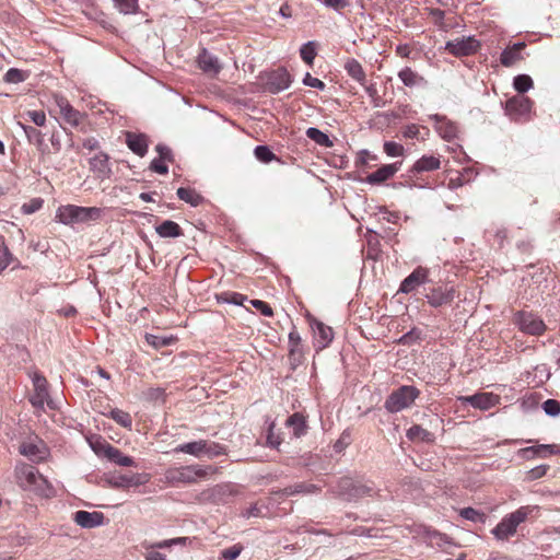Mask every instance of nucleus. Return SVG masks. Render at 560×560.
<instances>
[{
    "mask_svg": "<svg viewBox=\"0 0 560 560\" xmlns=\"http://www.w3.org/2000/svg\"><path fill=\"white\" fill-rule=\"evenodd\" d=\"M217 472V468L201 465H188L182 467H173L168 468L165 471V480L167 483L172 486H176L179 483H196L201 479H207L209 476Z\"/></svg>",
    "mask_w": 560,
    "mask_h": 560,
    "instance_id": "obj_1",
    "label": "nucleus"
},
{
    "mask_svg": "<svg viewBox=\"0 0 560 560\" xmlns=\"http://www.w3.org/2000/svg\"><path fill=\"white\" fill-rule=\"evenodd\" d=\"M20 453L30 460L40 463L49 456V448L38 436H28L23 440L19 447Z\"/></svg>",
    "mask_w": 560,
    "mask_h": 560,
    "instance_id": "obj_9",
    "label": "nucleus"
},
{
    "mask_svg": "<svg viewBox=\"0 0 560 560\" xmlns=\"http://www.w3.org/2000/svg\"><path fill=\"white\" fill-rule=\"evenodd\" d=\"M340 493L346 497L347 500H357L365 495H371L372 488L362 485L359 481H354L351 478H342L339 482Z\"/></svg>",
    "mask_w": 560,
    "mask_h": 560,
    "instance_id": "obj_15",
    "label": "nucleus"
},
{
    "mask_svg": "<svg viewBox=\"0 0 560 560\" xmlns=\"http://www.w3.org/2000/svg\"><path fill=\"white\" fill-rule=\"evenodd\" d=\"M217 300L220 303L242 305L247 298L238 292L225 291L217 294Z\"/></svg>",
    "mask_w": 560,
    "mask_h": 560,
    "instance_id": "obj_38",
    "label": "nucleus"
},
{
    "mask_svg": "<svg viewBox=\"0 0 560 560\" xmlns=\"http://www.w3.org/2000/svg\"><path fill=\"white\" fill-rule=\"evenodd\" d=\"M458 400L464 404H469L474 408L480 410H489L499 405L501 398L499 395L493 393H477L471 396H460L458 397Z\"/></svg>",
    "mask_w": 560,
    "mask_h": 560,
    "instance_id": "obj_14",
    "label": "nucleus"
},
{
    "mask_svg": "<svg viewBox=\"0 0 560 560\" xmlns=\"http://www.w3.org/2000/svg\"><path fill=\"white\" fill-rule=\"evenodd\" d=\"M306 136H307V138H310L315 143H317V144H319L322 147L330 148V147L334 145V143L329 139V137L326 133H324L323 131H320L319 129H317V128L310 127L306 130Z\"/></svg>",
    "mask_w": 560,
    "mask_h": 560,
    "instance_id": "obj_37",
    "label": "nucleus"
},
{
    "mask_svg": "<svg viewBox=\"0 0 560 560\" xmlns=\"http://www.w3.org/2000/svg\"><path fill=\"white\" fill-rule=\"evenodd\" d=\"M303 83L307 86L319 90H323L325 88V83L322 80L312 77L310 73H306V75L303 79Z\"/></svg>",
    "mask_w": 560,
    "mask_h": 560,
    "instance_id": "obj_56",
    "label": "nucleus"
},
{
    "mask_svg": "<svg viewBox=\"0 0 560 560\" xmlns=\"http://www.w3.org/2000/svg\"><path fill=\"white\" fill-rule=\"evenodd\" d=\"M156 233L161 237H179L183 235V230L178 223L172 220H165L160 225L155 226Z\"/></svg>",
    "mask_w": 560,
    "mask_h": 560,
    "instance_id": "obj_30",
    "label": "nucleus"
},
{
    "mask_svg": "<svg viewBox=\"0 0 560 560\" xmlns=\"http://www.w3.org/2000/svg\"><path fill=\"white\" fill-rule=\"evenodd\" d=\"M407 438L412 442H427L433 443L434 434L419 424L411 425L406 433Z\"/></svg>",
    "mask_w": 560,
    "mask_h": 560,
    "instance_id": "obj_29",
    "label": "nucleus"
},
{
    "mask_svg": "<svg viewBox=\"0 0 560 560\" xmlns=\"http://www.w3.org/2000/svg\"><path fill=\"white\" fill-rule=\"evenodd\" d=\"M479 47L480 43L475 37L469 36L447 42L445 49L456 57H464L474 55Z\"/></svg>",
    "mask_w": 560,
    "mask_h": 560,
    "instance_id": "obj_12",
    "label": "nucleus"
},
{
    "mask_svg": "<svg viewBox=\"0 0 560 560\" xmlns=\"http://www.w3.org/2000/svg\"><path fill=\"white\" fill-rule=\"evenodd\" d=\"M548 466L546 465H541V466H538V467H535L533 468L530 471H529V477L532 479H538V478H541L546 475L547 470H548Z\"/></svg>",
    "mask_w": 560,
    "mask_h": 560,
    "instance_id": "obj_63",
    "label": "nucleus"
},
{
    "mask_svg": "<svg viewBox=\"0 0 560 560\" xmlns=\"http://www.w3.org/2000/svg\"><path fill=\"white\" fill-rule=\"evenodd\" d=\"M365 92L368 93L369 97L371 98V103L374 107H383L385 105V101L383 97L378 94L376 85L370 84L364 85Z\"/></svg>",
    "mask_w": 560,
    "mask_h": 560,
    "instance_id": "obj_47",
    "label": "nucleus"
},
{
    "mask_svg": "<svg viewBox=\"0 0 560 560\" xmlns=\"http://www.w3.org/2000/svg\"><path fill=\"white\" fill-rule=\"evenodd\" d=\"M56 104L59 109L58 113L66 124L83 130V125L86 118L84 113L75 109L63 96L56 97Z\"/></svg>",
    "mask_w": 560,
    "mask_h": 560,
    "instance_id": "obj_11",
    "label": "nucleus"
},
{
    "mask_svg": "<svg viewBox=\"0 0 560 560\" xmlns=\"http://www.w3.org/2000/svg\"><path fill=\"white\" fill-rule=\"evenodd\" d=\"M174 452L185 453L196 457H201L202 455L214 457L225 454V448L219 443L199 440L180 444L174 448Z\"/></svg>",
    "mask_w": 560,
    "mask_h": 560,
    "instance_id": "obj_5",
    "label": "nucleus"
},
{
    "mask_svg": "<svg viewBox=\"0 0 560 560\" xmlns=\"http://www.w3.org/2000/svg\"><path fill=\"white\" fill-rule=\"evenodd\" d=\"M177 196L180 200L192 207H198L203 202V197L194 188L180 187L177 189Z\"/></svg>",
    "mask_w": 560,
    "mask_h": 560,
    "instance_id": "obj_31",
    "label": "nucleus"
},
{
    "mask_svg": "<svg viewBox=\"0 0 560 560\" xmlns=\"http://www.w3.org/2000/svg\"><path fill=\"white\" fill-rule=\"evenodd\" d=\"M151 170H153L154 172H156L159 174H167V172H168L167 165L161 159H155L152 161Z\"/></svg>",
    "mask_w": 560,
    "mask_h": 560,
    "instance_id": "obj_57",
    "label": "nucleus"
},
{
    "mask_svg": "<svg viewBox=\"0 0 560 560\" xmlns=\"http://www.w3.org/2000/svg\"><path fill=\"white\" fill-rule=\"evenodd\" d=\"M429 275L430 271L428 268L418 266L407 278L402 280L398 292L405 294L413 292L418 287L428 282Z\"/></svg>",
    "mask_w": 560,
    "mask_h": 560,
    "instance_id": "obj_17",
    "label": "nucleus"
},
{
    "mask_svg": "<svg viewBox=\"0 0 560 560\" xmlns=\"http://www.w3.org/2000/svg\"><path fill=\"white\" fill-rule=\"evenodd\" d=\"M255 156L262 163H269L273 160H277V156L271 152V150L267 145H258L255 148Z\"/></svg>",
    "mask_w": 560,
    "mask_h": 560,
    "instance_id": "obj_45",
    "label": "nucleus"
},
{
    "mask_svg": "<svg viewBox=\"0 0 560 560\" xmlns=\"http://www.w3.org/2000/svg\"><path fill=\"white\" fill-rule=\"evenodd\" d=\"M28 375L33 384V393L30 396L32 406L38 410H44L46 404L52 409L54 401L49 394V384L46 377L38 371H32Z\"/></svg>",
    "mask_w": 560,
    "mask_h": 560,
    "instance_id": "obj_3",
    "label": "nucleus"
},
{
    "mask_svg": "<svg viewBox=\"0 0 560 560\" xmlns=\"http://www.w3.org/2000/svg\"><path fill=\"white\" fill-rule=\"evenodd\" d=\"M82 147L84 149H86L88 151H94V150H97L100 148V142H98V140L96 138L89 137V138L83 140Z\"/></svg>",
    "mask_w": 560,
    "mask_h": 560,
    "instance_id": "obj_61",
    "label": "nucleus"
},
{
    "mask_svg": "<svg viewBox=\"0 0 560 560\" xmlns=\"http://www.w3.org/2000/svg\"><path fill=\"white\" fill-rule=\"evenodd\" d=\"M517 324L522 331L534 336H540L546 330L544 322L530 313H518Z\"/></svg>",
    "mask_w": 560,
    "mask_h": 560,
    "instance_id": "obj_18",
    "label": "nucleus"
},
{
    "mask_svg": "<svg viewBox=\"0 0 560 560\" xmlns=\"http://www.w3.org/2000/svg\"><path fill=\"white\" fill-rule=\"evenodd\" d=\"M23 128L28 141L35 144L42 154H45L46 148L44 145V137L42 131L32 126H25Z\"/></svg>",
    "mask_w": 560,
    "mask_h": 560,
    "instance_id": "obj_36",
    "label": "nucleus"
},
{
    "mask_svg": "<svg viewBox=\"0 0 560 560\" xmlns=\"http://www.w3.org/2000/svg\"><path fill=\"white\" fill-rule=\"evenodd\" d=\"M145 560H166V556L153 549H145Z\"/></svg>",
    "mask_w": 560,
    "mask_h": 560,
    "instance_id": "obj_64",
    "label": "nucleus"
},
{
    "mask_svg": "<svg viewBox=\"0 0 560 560\" xmlns=\"http://www.w3.org/2000/svg\"><path fill=\"white\" fill-rule=\"evenodd\" d=\"M398 78L407 88H415L425 84V79L410 67H406L398 72Z\"/></svg>",
    "mask_w": 560,
    "mask_h": 560,
    "instance_id": "obj_28",
    "label": "nucleus"
},
{
    "mask_svg": "<svg viewBox=\"0 0 560 560\" xmlns=\"http://www.w3.org/2000/svg\"><path fill=\"white\" fill-rule=\"evenodd\" d=\"M526 48L524 42L508 46L501 54L500 62L502 66L510 68L524 60L523 50Z\"/></svg>",
    "mask_w": 560,
    "mask_h": 560,
    "instance_id": "obj_21",
    "label": "nucleus"
},
{
    "mask_svg": "<svg viewBox=\"0 0 560 560\" xmlns=\"http://www.w3.org/2000/svg\"><path fill=\"white\" fill-rule=\"evenodd\" d=\"M421 129L425 131V135H429V129L427 127H421L417 124H409L402 127L401 135L406 139H419Z\"/></svg>",
    "mask_w": 560,
    "mask_h": 560,
    "instance_id": "obj_42",
    "label": "nucleus"
},
{
    "mask_svg": "<svg viewBox=\"0 0 560 560\" xmlns=\"http://www.w3.org/2000/svg\"><path fill=\"white\" fill-rule=\"evenodd\" d=\"M40 207H42V200L34 199L30 203L23 205V211L25 213H33V212L37 211Z\"/></svg>",
    "mask_w": 560,
    "mask_h": 560,
    "instance_id": "obj_62",
    "label": "nucleus"
},
{
    "mask_svg": "<svg viewBox=\"0 0 560 560\" xmlns=\"http://www.w3.org/2000/svg\"><path fill=\"white\" fill-rule=\"evenodd\" d=\"M557 445L553 444H540L536 446H528L522 450L523 453H532L533 455L546 457L548 455L555 454Z\"/></svg>",
    "mask_w": 560,
    "mask_h": 560,
    "instance_id": "obj_39",
    "label": "nucleus"
},
{
    "mask_svg": "<svg viewBox=\"0 0 560 560\" xmlns=\"http://www.w3.org/2000/svg\"><path fill=\"white\" fill-rule=\"evenodd\" d=\"M26 79H27V73L20 69H16V68L9 69L7 71V73L4 74V81L7 83H20Z\"/></svg>",
    "mask_w": 560,
    "mask_h": 560,
    "instance_id": "obj_46",
    "label": "nucleus"
},
{
    "mask_svg": "<svg viewBox=\"0 0 560 560\" xmlns=\"http://www.w3.org/2000/svg\"><path fill=\"white\" fill-rule=\"evenodd\" d=\"M262 508L264 506L260 505L259 503H255L243 513V516H245L246 518L265 516Z\"/></svg>",
    "mask_w": 560,
    "mask_h": 560,
    "instance_id": "obj_55",
    "label": "nucleus"
},
{
    "mask_svg": "<svg viewBox=\"0 0 560 560\" xmlns=\"http://www.w3.org/2000/svg\"><path fill=\"white\" fill-rule=\"evenodd\" d=\"M108 460L114 462L115 464L124 467L135 466V460L132 457L124 455L117 447L112 446L108 448L107 457Z\"/></svg>",
    "mask_w": 560,
    "mask_h": 560,
    "instance_id": "obj_35",
    "label": "nucleus"
},
{
    "mask_svg": "<svg viewBox=\"0 0 560 560\" xmlns=\"http://www.w3.org/2000/svg\"><path fill=\"white\" fill-rule=\"evenodd\" d=\"M528 508H521L517 511L505 516L493 529V534L499 539H506L516 533L517 526L528 516Z\"/></svg>",
    "mask_w": 560,
    "mask_h": 560,
    "instance_id": "obj_8",
    "label": "nucleus"
},
{
    "mask_svg": "<svg viewBox=\"0 0 560 560\" xmlns=\"http://www.w3.org/2000/svg\"><path fill=\"white\" fill-rule=\"evenodd\" d=\"M460 516L472 522H482L483 514L472 508H465L460 510Z\"/></svg>",
    "mask_w": 560,
    "mask_h": 560,
    "instance_id": "obj_52",
    "label": "nucleus"
},
{
    "mask_svg": "<svg viewBox=\"0 0 560 560\" xmlns=\"http://www.w3.org/2000/svg\"><path fill=\"white\" fill-rule=\"evenodd\" d=\"M457 294V290L454 285L438 283L430 288L424 296L430 306L438 308L444 305H450Z\"/></svg>",
    "mask_w": 560,
    "mask_h": 560,
    "instance_id": "obj_10",
    "label": "nucleus"
},
{
    "mask_svg": "<svg viewBox=\"0 0 560 560\" xmlns=\"http://www.w3.org/2000/svg\"><path fill=\"white\" fill-rule=\"evenodd\" d=\"M16 478L21 487L36 492H44L47 480L31 465L23 464L16 468Z\"/></svg>",
    "mask_w": 560,
    "mask_h": 560,
    "instance_id": "obj_7",
    "label": "nucleus"
},
{
    "mask_svg": "<svg viewBox=\"0 0 560 560\" xmlns=\"http://www.w3.org/2000/svg\"><path fill=\"white\" fill-rule=\"evenodd\" d=\"M418 396L419 390L416 387L409 385L400 386L387 397L385 408L392 413L399 412L410 407Z\"/></svg>",
    "mask_w": 560,
    "mask_h": 560,
    "instance_id": "obj_4",
    "label": "nucleus"
},
{
    "mask_svg": "<svg viewBox=\"0 0 560 560\" xmlns=\"http://www.w3.org/2000/svg\"><path fill=\"white\" fill-rule=\"evenodd\" d=\"M126 143L128 148L139 156H144L148 152V140L144 135L127 132Z\"/></svg>",
    "mask_w": 560,
    "mask_h": 560,
    "instance_id": "obj_26",
    "label": "nucleus"
},
{
    "mask_svg": "<svg viewBox=\"0 0 560 560\" xmlns=\"http://www.w3.org/2000/svg\"><path fill=\"white\" fill-rule=\"evenodd\" d=\"M544 411L551 417H557L560 413V402L556 399H547L542 404Z\"/></svg>",
    "mask_w": 560,
    "mask_h": 560,
    "instance_id": "obj_51",
    "label": "nucleus"
},
{
    "mask_svg": "<svg viewBox=\"0 0 560 560\" xmlns=\"http://www.w3.org/2000/svg\"><path fill=\"white\" fill-rule=\"evenodd\" d=\"M144 396L150 401H164L165 389L162 387H150L144 392Z\"/></svg>",
    "mask_w": 560,
    "mask_h": 560,
    "instance_id": "obj_50",
    "label": "nucleus"
},
{
    "mask_svg": "<svg viewBox=\"0 0 560 560\" xmlns=\"http://www.w3.org/2000/svg\"><path fill=\"white\" fill-rule=\"evenodd\" d=\"M198 65L201 70L209 73H218L220 70V66L218 63V60L213 58L210 54L207 51H203L198 57Z\"/></svg>",
    "mask_w": 560,
    "mask_h": 560,
    "instance_id": "obj_34",
    "label": "nucleus"
},
{
    "mask_svg": "<svg viewBox=\"0 0 560 560\" xmlns=\"http://www.w3.org/2000/svg\"><path fill=\"white\" fill-rule=\"evenodd\" d=\"M402 162H395L390 164L382 165L375 172L366 176L365 182L371 185H380L392 178L400 168Z\"/></svg>",
    "mask_w": 560,
    "mask_h": 560,
    "instance_id": "obj_20",
    "label": "nucleus"
},
{
    "mask_svg": "<svg viewBox=\"0 0 560 560\" xmlns=\"http://www.w3.org/2000/svg\"><path fill=\"white\" fill-rule=\"evenodd\" d=\"M90 171L98 179L109 178L112 175V167L109 156L107 153L98 152L89 160Z\"/></svg>",
    "mask_w": 560,
    "mask_h": 560,
    "instance_id": "obj_19",
    "label": "nucleus"
},
{
    "mask_svg": "<svg viewBox=\"0 0 560 560\" xmlns=\"http://www.w3.org/2000/svg\"><path fill=\"white\" fill-rule=\"evenodd\" d=\"M288 347H289V361L293 369L301 365L305 360V353L306 349L303 345L302 338L299 334V331L293 328L289 334V340H288Z\"/></svg>",
    "mask_w": 560,
    "mask_h": 560,
    "instance_id": "obj_13",
    "label": "nucleus"
},
{
    "mask_svg": "<svg viewBox=\"0 0 560 560\" xmlns=\"http://www.w3.org/2000/svg\"><path fill=\"white\" fill-rule=\"evenodd\" d=\"M250 304L265 316H272L273 312L271 306L260 300H250Z\"/></svg>",
    "mask_w": 560,
    "mask_h": 560,
    "instance_id": "obj_54",
    "label": "nucleus"
},
{
    "mask_svg": "<svg viewBox=\"0 0 560 560\" xmlns=\"http://www.w3.org/2000/svg\"><path fill=\"white\" fill-rule=\"evenodd\" d=\"M156 151H158V153L160 155V159L162 161H164V162L165 161H170L171 162L173 160V153H172V150L170 148H167L165 145L159 144V145H156Z\"/></svg>",
    "mask_w": 560,
    "mask_h": 560,
    "instance_id": "obj_58",
    "label": "nucleus"
},
{
    "mask_svg": "<svg viewBox=\"0 0 560 560\" xmlns=\"http://www.w3.org/2000/svg\"><path fill=\"white\" fill-rule=\"evenodd\" d=\"M384 152L388 156H401L404 155L405 149L401 144L394 141H386L384 143Z\"/></svg>",
    "mask_w": 560,
    "mask_h": 560,
    "instance_id": "obj_49",
    "label": "nucleus"
},
{
    "mask_svg": "<svg viewBox=\"0 0 560 560\" xmlns=\"http://www.w3.org/2000/svg\"><path fill=\"white\" fill-rule=\"evenodd\" d=\"M433 119L435 121V129L443 139L450 141L456 137L457 127L454 122L440 115H434Z\"/></svg>",
    "mask_w": 560,
    "mask_h": 560,
    "instance_id": "obj_25",
    "label": "nucleus"
},
{
    "mask_svg": "<svg viewBox=\"0 0 560 560\" xmlns=\"http://www.w3.org/2000/svg\"><path fill=\"white\" fill-rule=\"evenodd\" d=\"M73 520L83 528H93L103 524L104 515L101 512L78 511Z\"/></svg>",
    "mask_w": 560,
    "mask_h": 560,
    "instance_id": "obj_23",
    "label": "nucleus"
},
{
    "mask_svg": "<svg viewBox=\"0 0 560 560\" xmlns=\"http://www.w3.org/2000/svg\"><path fill=\"white\" fill-rule=\"evenodd\" d=\"M343 68L347 71L349 77H351L353 80H355L362 86L365 85L366 74H365V71H364L362 65L357 59H354V58L347 59Z\"/></svg>",
    "mask_w": 560,
    "mask_h": 560,
    "instance_id": "obj_27",
    "label": "nucleus"
},
{
    "mask_svg": "<svg viewBox=\"0 0 560 560\" xmlns=\"http://www.w3.org/2000/svg\"><path fill=\"white\" fill-rule=\"evenodd\" d=\"M287 425L292 428L295 438H300L306 433L307 425L305 418L299 412L288 418Z\"/></svg>",
    "mask_w": 560,
    "mask_h": 560,
    "instance_id": "obj_33",
    "label": "nucleus"
},
{
    "mask_svg": "<svg viewBox=\"0 0 560 560\" xmlns=\"http://www.w3.org/2000/svg\"><path fill=\"white\" fill-rule=\"evenodd\" d=\"M117 9L124 14L136 13L139 9L138 0H114Z\"/></svg>",
    "mask_w": 560,
    "mask_h": 560,
    "instance_id": "obj_44",
    "label": "nucleus"
},
{
    "mask_svg": "<svg viewBox=\"0 0 560 560\" xmlns=\"http://www.w3.org/2000/svg\"><path fill=\"white\" fill-rule=\"evenodd\" d=\"M513 85L517 92L525 93L533 86V80L527 74H520L514 78Z\"/></svg>",
    "mask_w": 560,
    "mask_h": 560,
    "instance_id": "obj_43",
    "label": "nucleus"
},
{
    "mask_svg": "<svg viewBox=\"0 0 560 560\" xmlns=\"http://www.w3.org/2000/svg\"><path fill=\"white\" fill-rule=\"evenodd\" d=\"M292 82L291 74L285 68H278L271 71L266 80V89L270 93H279L290 86Z\"/></svg>",
    "mask_w": 560,
    "mask_h": 560,
    "instance_id": "obj_16",
    "label": "nucleus"
},
{
    "mask_svg": "<svg viewBox=\"0 0 560 560\" xmlns=\"http://www.w3.org/2000/svg\"><path fill=\"white\" fill-rule=\"evenodd\" d=\"M311 326L314 330V336L318 350L326 348L334 339V331L331 327L324 323L313 319Z\"/></svg>",
    "mask_w": 560,
    "mask_h": 560,
    "instance_id": "obj_22",
    "label": "nucleus"
},
{
    "mask_svg": "<svg viewBox=\"0 0 560 560\" xmlns=\"http://www.w3.org/2000/svg\"><path fill=\"white\" fill-rule=\"evenodd\" d=\"M145 340L150 346H152L155 349L170 346L174 341L173 338L159 337L152 334H147Z\"/></svg>",
    "mask_w": 560,
    "mask_h": 560,
    "instance_id": "obj_48",
    "label": "nucleus"
},
{
    "mask_svg": "<svg viewBox=\"0 0 560 560\" xmlns=\"http://www.w3.org/2000/svg\"><path fill=\"white\" fill-rule=\"evenodd\" d=\"M533 101L524 95H515L505 102V114L514 121H529Z\"/></svg>",
    "mask_w": 560,
    "mask_h": 560,
    "instance_id": "obj_6",
    "label": "nucleus"
},
{
    "mask_svg": "<svg viewBox=\"0 0 560 560\" xmlns=\"http://www.w3.org/2000/svg\"><path fill=\"white\" fill-rule=\"evenodd\" d=\"M102 213V209L97 207L67 205L58 208L56 218L59 222L66 225H71L74 223L97 221L101 219Z\"/></svg>",
    "mask_w": 560,
    "mask_h": 560,
    "instance_id": "obj_2",
    "label": "nucleus"
},
{
    "mask_svg": "<svg viewBox=\"0 0 560 560\" xmlns=\"http://www.w3.org/2000/svg\"><path fill=\"white\" fill-rule=\"evenodd\" d=\"M110 418L124 428H131L132 418L131 416L120 409H113L110 411Z\"/></svg>",
    "mask_w": 560,
    "mask_h": 560,
    "instance_id": "obj_41",
    "label": "nucleus"
},
{
    "mask_svg": "<svg viewBox=\"0 0 560 560\" xmlns=\"http://www.w3.org/2000/svg\"><path fill=\"white\" fill-rule=\"evenodd\" d=\"M89 445L93 450V452L100 457H107L108 448L113 445L108 443L101 435H92L88 439Z\"/></svg>",
    "mask_w": 560,
    "mask_h": 560,
    "instance_id": "obj_32",
    "label": "nucleus"
},
{
    "mask_svg": "<svg viewBox=\"0 0 560 560\" xmlns=\"http://www.w3.org/2000/svg\"><path fill=\"white\" fill-rule=\"evenodd\" d=\"M267 443H268V445H270L272 447H277L281 443L280 436L273 433V424H271L269 428L268 435H267Z\"/></svg>",
    "mask_w": 560,
    "mask_h": 560,
    "instance_id": "obj_60",
    "label": "nucleus"
},
{
    "mask_svg": "<svg viewBox=\"0 0 560 560\" xmlns=\"http://www.w3.org/2000/svg\"><path fill=\"white\" fill-rule=\"evenodd\" d=\"M441 167V161L435 155H423L412 165L410 173L413 175L422 172H431Z\"/></svg>",
    "mask_w": 560,
    "mask_h": 560,
    "instance_id": "obj_24",
    "label": "nucleus"
},
{
    "mask_svg": "<svg viewBox=\"0 0 560 560\" xmlns=\"http://www.w3.org/2000/svg\"><path fill=\"white\" fill-rule=\"evenodd\" d=\"M302 60L310 67H313L314 59L316 57V43L308 42L304 44L300 49Z\"/></svg>",
    "mask_w": 560,
    "mask_h": 560,
    "instance_id": "obj_40",
    "label": "nucleus"
},
{
    "mask_svg": "<svg viewBox=\"0 0 560 560\" xmlns=\"http://www.w3.org/2000/svg\"><path fill=\"white\" fill-rule=\"evenodd\" d=\"M241 553V548L237 546H233L231 548H228L222 551V556L226 560H234L236 559Z\"/></svg>",
    "mask_w": 560,
    "mask_h": 560,
    "instance_id": "obj_59",
    "label": "nucleus"
},
{
    "mask_svg": "<svg viewBox=\"0 0 560 560\" xmlns=\"http://www.w3.org/2000/svg\"><path fill=\"white\" fill-rule=\"evenodd\" d=\"M26 115L30 120L38 127H42L46 124V115L43 110H28Z\"/></svg>",
    "mask_w": 560,
    "mask_h": 560,
    "instance_id": "obj_53",
    "label": "nucleus"
}]
</instances>
